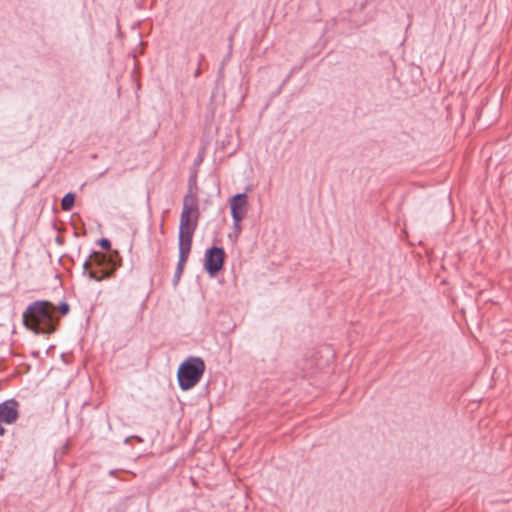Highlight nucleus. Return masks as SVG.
<instances>
[{
  "mask_svg": "<svg viewBox=\"0 0 512 512\" xmlns=\"http://www.w3.org/2000/svg\"><path fill=\"white\" fill-rule=\"evenodd\" d=\"M23 322L36 334H51L59 323L56 306L49 301H35L23 313Z\"/></svg>",
  "mask_w": 512,
  "mask_h": 512,
  "instance_id": "1",
  "label": "nucleus"
},
{
  "mask_svg": "<svg viewBox=\"0 0 512 512\" xmlns=\"http://www.w3.org/2000/svg\"><path fill=\"white\" fill-rule=\"evenodd\" d=\"M121 266L122 257L119 251H113L109 254L92 251L83 263V270L84 273H87L89 279L101 282L113 278Z\"/></svg>",
  "mask_w": 512,
  "mask_h": 512,
  "instance_id": "2",
  "label": "nucleus"
},
{
  "mask_svg": "<svg viewBox=\"0 0 512 512\" xmlns=\"http://www.w3.org/2000/svg\"><path fill=\"white\" fill-rule=\"evenodd\" d=\"M205 362L200 357H188L179 366L177 371L178 385L181 390L188 391L194 388L205 372Z\"/></svg>",
  "mask_w": 512,
  "mask_h": 512,
  "instance_id": "3",
  "label": "nucleus"
},
{
  "mask_svg": "<svg viewBox=\"0 0 512 512\" xmlns=\"http://www.w3.org/2000/svg\"><path fill=\"white\" fill-rule=\"evenodd\" d=\"M226 252L223 247L212 246L204 254V269L210 277H215L223 268L226 261Z\"/></svg>",
  "mask_w": 512,
  "mask_h": 512,
  "instance_id": "4",
  "label": "nucleus"
},
{
  "mask_svg": "<svg viewBox=\"0 0 512 512\" xmlns=\"http://www.w3.org/2000/svg\"><path fill=\"white\" fill-rule=\"evenodd\" d=\"M180 216H197L200 217L198 197L192 188V178L189 180V189L183 198V208Z\"/></svg>",
  "mask_w": 512,
  "mask_h": 512,
  "instance_id": "5",
  "label": "nucleus"
},
{
  "mask_svg": "<svg viewBox=\"0 0 512 512\" xmlns=\"http://www.w3.org/2000/svg\"><path fill=\"white\" fill-rule=\"evenodd\" d=\"M18 406V402L14 399L0 403V422L14 423L19 417Z\"/></svg>",
  "mask_w": 512,
  "mask_h": 512,
  "instance_id": "6",
  "label": "nucleus"
},
{
  "mask_svg": "<svg viewBox=\"0 0 512 512\" xmlns=\"http://www.w3.org/2000/svg\"><path fill=\"white\" fill-rule=\"evenodd\" d=\"M247 204L248 197L246 193H238L232 196L230 199L231 216L236 217L237 219L240 217L244 218Z\"/></svg>",
  "mask_w": 512,
  "mask_h": 512,
  "instance_id": "7",
  "label": "nucleus"
},
{
  "mask_svg": "<svg viewBox=\"0 0 512 512\" xmlns=\"http://www.w3.org/2000/svg\"><path fill=\"white\" fill-rule=\"evenodd\" d=\"M199 217L197 216H180L179 232L193 234L198 226Z\"/></svg>",
  "mask_w": 512,
  "mask_h": 512,
  "instance_id": "8",
  "label": "nucleus"
},
{
  "mask_svg": "<svg viewBox=\"0 0 512 512\" xmlns=\"http://www.w3.org/2000/svg\"><path fill=\"white\" fill-rule=\"evenodd\" d=\"M178 241H179V248H182L185 250H188V249L191 250L193 234H186L183 232H179Z\"/></svg>",
  "mask_w": 512,
  "mask_h": 512,
  "instance_id": "9",
  "label": "nucleus"
},
{
  "mask_svg": "<svg viewBox=\"0 0 512 512\" xmlns=\"http://www.w3.org/2000/svg\"><path fill=\"white\" fill-rule=\"evenodd\" d=\"M76 195L72 192L67 193L61 200V208L63 211H71L75 204Z\"/></svg>",
  "mask_w": 512,
  "mask_h": 512,
  "instance_id": "10",
  "label": "nucleus"
},
{
  "mask_svg": "<svg viewBox=\"0 0 512 512\" xmlns=\"http://www.w3.org/2000/svg\"><path fill=\"white\" fill-rule=\"evenodd\" d=\"M97 244L105 251L106 254H109L110 252H113L114 250L111 249V241L108 238H101L97 241Z\"/></svg>",
  "mask_w": 512,
  "mask_h": 512,
  "instance_id": "11",
  "label": "nucleus"
},
{
  "mask_svg": "<svg viewBox=\"0 0 512 512\" xmlns=\"http://www.w3.org/2000/svg\"><path fill=\"white\" fill-rule=\"evenodd\" d=\"M232 220H233L234 234H235V237L237 238L242 232L241 222L243 220V217H240L238 219L236 217H232Z\"/></svg>",
  "mask_w": 512,
  "mask_h": 512,
  "instance_id": "12",
  "label": "nucleus"
},
{
  "mask_svg": "<svg viewBox=\"0 0 512 512\" xmlns=\"http://www.w3.org/2000/svg\"><path fill=\"white\" fill-rule=\"evenodd\" d=\"M191 250H185V249H182V248H179V259H178V263L177 264H180V265H186V262L189 258V254H190Z\"/></svg>",
  "mask_w": 512,
  "mask_h": 512,
  "instance_id": "13",
  "label": "nucleus"
},
{
  "mask_svg": "<svg viewBox=\"0 0 512 512\" xmlns=\"http://www.w3.org/2000/svg\"><path fill=\"white\" fill-rule=\"evenodd\" d=\"M184 268L185 266L184 265H180V264H177L176 266V270H175V273H174V279H173V284L174 286H177L181 277H182V274L184 272Z\"/></svg>",
  "mask_w": 512,
  "mask_h": 512,
  "instance_id": "14",
  "label": "nucleus"
},
{
  "mask_svg": "<svg viewBox=\"0 0 512 512\" xmlns=\"http://www.w3.org/2000/svg\"><path fill=\"white\" fill-rule=\"evenodd\" d=\"M56 311H58L61 316H65L69 313L70 306L67 302L63 301L56 307Z\"/></svg>",
  "mask_w": 512,
  "mask_h": 512,
  "instance_id": "15",
  "label": "nucleus"
},
{
  "mask_svg": "<svg viewBox=\"0 0 512 512\" xmlns=\"http://www.w3.org/2000/svg\"><path fill=\"white\" fill-rule=\"evenodd\" d=\"M205 59V56L204 54L200 53L199 54V60H198V67L197 69L195 70L194 72V77L197 78L201 75V68H200V65L202 63V61Z\"/></svg>",
  "mask_w": 512,
  "mask_h": 512,
  "instance_id": "16",
  "label": "nucleus"
},
{
  "mask_svg": "<svg viewBox=\"0 0 512 512\" xmlns=\"http://www.w3.org/2000/svg\"><path fill=\"white\" fill-rule=\"evenodd\" d=\"M130 439H136V440H137V441H139V442H142V441H143V440H142V438H141V437H139V436H132V437H128V438H126V439H125V443H128V442L130 441Z\"/></svg>",
  "mask_w": 512,
  "mask_h": 512,
  "instance_id": "17",
  "label": "nucleus"
},
{
  "mask_svg": "<svg viewBox=\"0 0 512 512\" xmlns=\"http://www.w3.org/2000/svg\"><path fill=\"white\" fill-rule=\"evenodd\" d=\"M202 162V157L199 155L198 158L195 160V164H200Z\"/></svg>",
  "mask_w": 512,
  "mask_h": 512,
  "instance_id": "18",
  "label": "nucleus"
},
{
  "mask_svg": "<svg viewBox=\"0 0 512 512\" xmlns=\"http://www.w3.org/2000/svg\"><path fill=\"white\" fill-rule=\"evenodd\" d=\"M291 76H292V74H291V73H289V74L286 76V78L284 79L283 83H286V82L290 79V77H291Z\"/></svg>",
  "mask_w": 512,
  "mask_h": 512,
  "instance_id": "19",
  "label": "nucleus"
},
{
  "mask_svg": "<svg viewBox=\"0 0 512 512\" xmlns=\"http://www.w3.org/2000/svg\"><path fill=\"white\" fill-rule=\"evenodd\" d=\"M299 68L297 67H294L291 69L290 73L293 75Z\"/></svg>",
  "mask_w": 512,
  "mask_h": 512,
  "instance_id": "20",
  "label": "nucleus"
},
{
  "mask_svg": "<svg viewBox=\"0 0 512 512\" xmlns=\"http://www.w3.org/2000/svg\"><path fill=\"white\" fill-rule=\"evenodd\" d=\"M115 473H116V470H111V471L109 472V474H110V475H114Z\"/></svg>",
  "mask_w": 512,
  "mask_h": 512,
  "instance_id": "21",
  "label": "nucleus"
}]
</instances>
